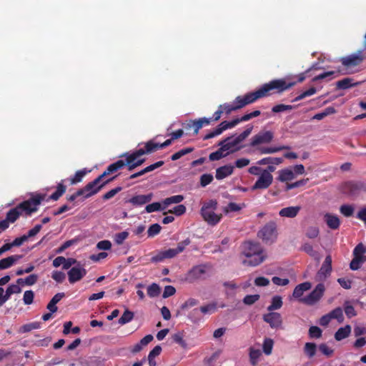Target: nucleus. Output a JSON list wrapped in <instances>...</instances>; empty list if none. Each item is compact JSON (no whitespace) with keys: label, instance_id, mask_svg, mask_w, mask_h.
<instances>
[{"label":"nucleus","instance_id":"obj_59","mask_svg":"<svg viewBox=\"0 0 366 366\" xmlns=\"http://www.w3.org/2000/svg\"><path fill=\"white\" fill-rule=\"evenodd\" d=\"M322 333V330L317 326H311L309 329V335L311 338H320Z\"/></svg>","mask_w":366,"mask_h":366},{"label":"nucleus","instance_id":"obj_2","mask_svg":"<svg viewBox=\"0 0 366 366\" xmlns=\"http://www.w3.org/2000/svg\"><path fill=\"white\" fill-rule=\"evenodd\" d=\"M295 82L287 81L285 79H273L264 84L255 92L259 99L269 97L273 94H280L295 85Z\"/></svg>","mask_w":366,"mask_h":366},{"label":"nucleus","instance_id":"obj_58","mask_svg":"<svg viewBox=\"0 0 366 366\" xmlns=\"http://www.w3.org/2000/svg\"><path fill=\"white\" fill-rule=\"evenodd\" d=\"M161 229L162 227L159 224H153L149 227L147 230L148 236L150 237H153L155 235L158 234L160 232Z\"/></svg>","mask_w":366,"mask_h":366},{"label":"nucleus","instance_id":"obj_43","mask_svg":"<svg viewBox=\"0 0 366 366\" xmlns=\"http://www.w3.org/2000/svg\"><path fill=\"white\" fill-rule=\"evenodd\" d=\"M329 315L331 317V319H335L340 323L344 320L342 309L340 307L332 310Z\"/></svg>","mask_w":366,"mask_h":366},{"label":"nucleus","instance_id":"obj_46","mask_svg":"<svg viewBox=\"0 0 366 366\" xmlns=\"http://www.w3.org/2000/svg\"><path fill=\"white\" fill-rule=\"evenodd\" d=\"M355 208L351 204H342L340 207V212L345 217H349L353 215Z\"/></svg>","mask_w":366,"mask_h":366},{"label":"nucleus","instance_id":"obj_36","mask_svg":"<svg viewBox=\"0 0 366 366\" xmlns=\"http://www.w3.org/2000/svg\"><path fill=\"white\" fill-rule=\"evenodd\" d=\"M283 159L280 157H264L257 162V164L259 165H265V164H280L282 162Z\"/></svg>","mask_w":366,"mask_h":366},{"label":"nucleus","instance_id":"obj_3","mask_svg":"<svg viewBox=\"0 0 366 366\" xmlns=\"http://www.w3.org/2000/svg\"><path fill=\"white\" fill-rule=\"evenodd\" d=\"M252 129L253 127L248 125L243 132L235 137L231 136L222 139L218 143V145L221 147V150L227 152V154L239 151L243 148V146L239 144L249 137Z\"/></svg>","mask_w":366,"mask_h":366},{"label":"nucleus","instance_id":"obj_54","mask_svg":"<svg viewBox=\"0 0 366 366\" xmlns=\"http://www.w3.org/2000/svg\"><path fill=\"white\" fill-rule=\"evenodd\" d=\"M164 209H163V205L162 206L161 203L159 202H153L152 204H147L145 207V210L147 213Z\"/></svg>","mask_w":366,"mask_h":366},{"label":"nucleus","instance_id":"obj_15","mask_svg":"<svg viewBox=\"0 0 366 366\" xmlns=\"http://www.w3.org/2000/svg\"><path fill=\"white\" fill-rule=\"evenodd\" d=\"M272 175H267V173H261L259 177L252 186V189H267L272 183Z\"/></svg>","mask_w":366,"mask_h":366},{"label":"nucleus","instance_id":"obj_1","mask_svg":"<svg viewBox=\"0 0 366 366\" xmlns=\"http://www.w3.org/2000/svg\"><path fill=\"white\" fill-rule=\"evenodd\" d=\"M242 254L247 257L243 264L256 267L263 262L267 258V254L258 242L247 241L242 245Z\"/></svg>","mask_w":366,"mask_h":366},{"label":"nucleus","instance_id":"obj_21","mask_svg":"<svg viewBox=\"0 0 366 366\" xmlns=\"http://www.w3.org/2000/svg\"><path fill=\"white\" fill-rule=\"evenodd\" d=\"M234 171V166L227 164L222 166L216 169L215 177L217 179H223L231 175Z\"/></svg>","mask_w":366,"mask_h":366},{"label":"nucleus","instance_id":"obj_41","mask_svg":"<svg viewBox=\"0 0 366 366\" xmlns=\"http://www.w3.org/2000/svg\"><path fill=\"white\" fill-rule=\"evenodd\" d=\"M244 207L245 204L244 203L242 204H238L235 202H229L227 206L224 208L223 211L225 214H228L231 212H238Z\"/></svg>","mask_w":366,"mask_h":366},{"label":"nucleus","instance_id":"obj_37","mask_svg":"<svg viewBox=\"0 0 366 366\" xmlns=\"http://www.w3.org/2000/svg\"><path fill=\"white\" fill-rule=\"evenodd\" d=\"M352 79L345 78L337 81L336 86L338 89H347L357 84V83H352Z\"/></svg>","mask_w":366,"mask_h":366},{"label":"nucleus","instance_id":"obj_6","mask_svg":"<svg viewBox=\"0 0 366 366\" xmlns=\"http://www.w3.org/2000/svg\"><path fill=\"white\" fill-rule=\"evenodd\" d=\"M45 197L46 194H36L19 204L17 205L18 208H19L21 213L24 212L26 216H30L38 210L39 206L45 199Z\"/></svg>","mask_w":366,"mask_h":366},{"label":"nucleus","instance_id":"obj_33","mask_svg":"<svg viewBox=\"0 0 366 366\" xmlns=\"http://www.w3.org/2000/svg\"><path fill=\"white\" fill-rule=\"evenodd\" d=\"M184 200V196L181 194L172 196L164 199L162 202L163 209H166L169 204H179Z\"/></svg>","mask_w":366,"mask_h":366},{"label":"nucleus","instance_id":"obj_62","mask_svg":"<svg viewBox=\"0 0 366 366\" xmlns=\"http://www.w3.org/2000/svg\"><path fill=\"white\" fill-rule=\"evenodd\" d=\"M259 297V295H248L244 297L243 302L247 305H251L256 302Z\"/></svg>","mask_w":366,"mask_h":366},{"label":"nucleus","instance_id":"obj_9","mask_svg":"<svg viewBox=\"0 0 366 366\" xmlns=\"http://www.w3.org/2000/svg\"><path fill=\"white\" fill-rule=\"evenodd\" d=\"M209 268L207 264H198L192 267L185 275V281L193 283L204 278L207 269Z\"/></svg>","mask_w":366,"mask_h":366},{"label":"nucleus","instance_id":"obj_49","mask_svg":"<svg viewBox=\"0 0 366 366\" xmlns=\"http://www.w3.org/2000/svg\"><path fill=\"white\" fill-rule=\"evenodd\" d=\"M87 171L86 169L78 170L74 176L70 179L71 184H75L82 181L83 177L86 174Z\"/></svg>","mask_w":366,"mask_h":366},{"label":"nucleus","instance_id":"obj_53","mask_svg":"<svg viewBox=\"0 0 366 366\" xmlns=\"http://www.w3.org/2000/svg\"><path fill=\"white\" fill-rule=\"evenodd\" d=\"M274 342L270 338H266L263 342V352L267 355H269L272 353V347H273Z\"/></svg>","mask_w":366,"mask_h":366},{"label":"nucleus","instance_id":"obj_7","mask_svg":"<svg viewBox=\"0 0 366 366\" xmlns=\"http://www.w3.org/2000/svg\"><path fill=\"white\" fill-rule=\"evenodd\" d=\"M277 225L276 222L269 221L258 232V237L266 244H272L277 238Z\"/></svg>","mask_w":366,"mask_h":366},{"label":"nucleus","instance_id":"obj_61","mask_svg":"<svg viewBox=\"0 0 366 366\" xmlns=\"http://www.w3.org/2000/svg\"><path fill=\"white\" fill-rule=\"evenodd\" d=\"M213 176L211 174H204L200 177V185L205 187L213 181Z\"/></svg>","mask_w":366,"mask_h":366},{"label":"nucleus","instance_id":"obj_52","mask_svg":"<svg viewBox=\"0 0 366 366\" xmlns=\"http://www.w3.org/2000/svg\"><path fill=\"white\" fill-rule=\"evenodd\" d=\"M344 311L348 318H351L357 315L355 307L350 305L348 301H346L344 304Z\"/></svg>","mask_w":366,"mask_h":366},{"label":"nucleus","instance_id":"obj_30","mask_svg":"<svg viewBox=\"0 0 366 366\" xmlns=\"http://www.w3.org/2000/svg\"><path fill=\"white\" fill-rule=\"evenodd\" d=\"M63 182L62 180L58 184L56 190L49 197V199L56 201L65 193L66 187L63 184Z\"/></svg>","mask_w":366,"mask_h":366},{"label":"nucleus","instance_id":"obj_27","mask_svg":"<svg viewBox=\"0 0 366 366\" xmlns=\"http://www.w3.org/2000/svg\"><path fill=\"white\" fill-rule=\"evenodd\" d=\"M312 285L309 282H305L295 287L294 289L292 296L295 298H300L305 292L310 290Z\"/></svg>","mask_w":366,"mask_h":366},{"label":"nucleus","instance_id":"obj_34","mask_svg":"<svg viewBox=\"0 0 366 366\" xmlns=\"http://www.w3.org/2000/svg\"><path fill=\"white\" fill-rule=\"evenodd\" d=\"M295 178V174L292 170L290 169H285L280 171L278 179L280 182H287L292 180Z\"/></svg>","mask_w":366,"mask_h":366},{"label":"nucleus","instance_id":"obj_24","mask_svg":"<svg viewBox=\"0 0 366 366\" xmlns=\"http://www.w3.org/2000/svg\"><path fill=\"white\" fill-rule=\"evenodd\" d=\"M124 166V160L119 159L117 162L109 165L106 170L101 174V176L102 177V178H104V177L113 174L117 172L119 169H122Z\"/></svg>","mask_w":366,"mask_h":366},{"label":"nucleus","instance_id":"obj_31","mask_svg":"<svg viewBox=\"0 0 366 366\" xmlns=\"http://www.w3.org/2000/svg\"><path fill=\"white\" fill-rule=\"evenodd\" d=\"M21 214V212L18 208V206H16L14 208L11 209L7 213L6 216V219L10 222H15Z\"/></svg>","mask_w":366,"mask_h":366},{"label":"nucleus","instance_id":"obj_16","mask_svg":"<svg viewBox=\"0 0 366 366\" xmlns=\"http://www.w3.org/2000/svg\"><path fill=\"white\" fill-rule=\"evenodd\" d=\"M86 274V270L82 267H73L68 272L69 282L74 284L81 280Z\"/></svg>","mask_w":366,"mask_h":366},{"label":"nucleus","instance_id":"obj_12","mask_svg":"<svg viewBox=\"0 0 366 366\" xmlns=\"http://www.w3.org/2000/svg\"><path fill=\"white\" fill-rule=\"evenodd\" d=\"M258 99L255 92H249L244 96H238L233 102L236 110L255 102Z\"/></svg>","mask_w":366,"mask_h":366},{"label":"nucleus","instance_id":"obj_4","mask_svg":"<svg viewBox=\"0 0 366 366\" xmlns=\"http://www.w3.org/2000/svg\"><path fill=\"white\" fill-rule=\"evenodd\" d=\"M252 129L253 127L248 125L243 132L235 137L231 136L222 139L218 143V145L221 147V150L227 152V154L239 151L243 148V146L239 144L249 137Z\"/></svg>","mask_w":366,"mask_h":366},{"label":"nucleus","instance_id":"obj_25","mask_svg":"<svg viewBox=\"0 0 366 366\" xmlns=\"http://www.w3.org/2000/svg\"><path fill=\"white\" fill-rule=\"evenodd\" d=\"M122 157H126L124 159L125 166L127 167V169L129 172L133 171L135 168L141 166L145 162V159L139 158L131 160V156L127 154H123Z\"/></svg>","mask_w":366,"mask_h":366},{"label":"nucleus","instance_id":"obj_47","mask_svg":"<svg viewBox=\"0 0 366 366\" xmlns=\"http://www.w3.org/2000/svg\"><path fill=\"white\" fill-rule=\"evenodd\" d=\"M147 152L148 154H152L160 149L159 143L154 142V140H149L144 144Z\"/></svg>","mask_w":366,"mask_h":366},{"label":"nucleus","instance_id":"obj_63","mask_svg":"<svg viewBox=\"0 0 366 366\" xmlns=\"http://www.w3.org/2000/svg\"><path fill=\"white\" fill-rule=\"evenodd\" d=\"M320 231L317 227H310L307 229L305 235L310 239H315L319 235Z\"/></svg>","mask_w":366,"mask_h":366},{"label":"nucleus","instance_id":"obj_40","mask_svg":"<svg viewBox=\"0 0 366 366\" xmlns=\"http://www.w3.org/2000/svg\"><path fill=\"white\" fill-rule=\"evenodd\" d=\"M317 350V345L313 342H307L304 347V352L308 356L312 358L315 355Z\"/></svg>","mask_w":366,"mask_h":366},{"label":"nucleus","instance_id":"obj_55","mask_svg":"<svg viewBox=\"0 0 366 366\" xmlns=\"http://www.w3.org/2000/svg\"><path fill=\"white\" fill-rule=\"evenodd\" d=\"M27 241L26 237L22 235L21 237H16L12 242L6 243V246L9 247V249L10 250L13 247H19L24 242Z\"/></svg>","mask_w":366,"mask_h":366},{"label":"nucleus","instance_id":"obj_29","mask_svg":"<svg viewBox=\"0 0 366 366\" xmlns=\"http://www.w3.org/2000/svg\"><path fill=\"white\" fill-rule=\"evenodd\" d=\"M351 332V327L350 325H346L343 327H340L335 334V338L337 341H340L347 337Z\"/></svg>","mask_w":366,"mask_h":366},{"label":"nucleus","instance_id":"obj_57","mask_svg":"<svg viewBox=\"0 0 366 366\" xmlns=\"http://www.w3.org/2000/svg\"><path fill=\"white\" fill-rule=\"evenodd\" d=\"M199 310L202 314L214 313L217 310V304L212 303V304H208L207 305L202 306L199 308Z\"/></svg>","mask_w":366,"mask_h":366},{"label":"nucleus","instance_id":"obj_28","mask_svg":"<svg viewBox=\"0 0 366 366\" xmlns=\"http://www.w3.org/2000/svg\"><path fill=\"white\" fill-rule=\"evenodd\" d=\"M39 280V276L36 274H31L25 278H19L16 283L21 286H32L35 285Z\"/></svg>","mask_w":366,"mask_h":366},{"label":"nucleus","instance_id":"obj_19","mask_svg":"<svg viewBox=\"0 0 366 366\" xmlns=\"http://www.w3.org/2000/svg\"><path fill=\"white\" fill-rule=\"evenodd\" d=\"M230 129L229 122L224 121L222 122L213 131L207 133L204 137V140L214 138L219 134H221L224 131Z\"/></svg>","mask_w":366,"mask_h":366},{"label":"nucleus","instance_id":"obj_5","mask_svg":"<svg viewBox=\"0 0 366 366\" xmlns=\"http://www.w3.org/2000/svg\"><path fill=\"white\" fill-rule=\"evenodd\" d=\"M217 204V200L210 199L203 204L200 210L203 219L211 226L217 225L222 218V214L215 213Z\"/></svg>","mask_w":366,"mask_h":366},{"label":"nucleus","instance_id":"obj_17","mask_svg":"<svg viewBox=\"0 0 366 366\" xmlns=\"http://www.w3.org/2000/svg\"><path fill=\"white\" fill-rule=\"evenodd\" d=\"M361 53V51H359L358 54H354L347 56L342 57L341 58L340 61L346 68L356 66L360 64L363 60Z\"/></svg>","mask_w":366,"mask_h":366},{"label":"nucleus","instance_id":"obj_20","mask_svg":"<svg viewBox=\"0 0 366 366\" xmlns=\"http://www.w3.org/2000/svg\"><path fill=\"white\" fill-rule=\"evenodd\" d=\"M152 199V194H139L132 197L128 200L134 206H142L149 202Z\"/></svg>","mask_w":366,"mask_h":366},{"label":"nucleus","instance_id":"obj_22","mask_svg":"<svg viewBox=\"0 0 366 366\" xmlns=\"http://www.w3.org/2000/svg\"><path fill=\"white\" fill-rule=\"evenodd\" d=\"M301 209L300 206L287 207L281 209L279 212V215L282 217L294 218L295 217Z\"/></svg>","mask_w":366,"mask_h":366},{"label":"nucleus","instance_id":"obj_32","mask_svg":"<svg viewBox=\"0 0 366 366\" xmlns=\"http://www.w3.org/2000/svg\"><path fill=\"white\" fill-rule=\"evenodd\" d=\"M283 305L282 298L280 295H275L272 298L271 304L267 307V310L272 312L279 310Z\"/></svg>","mask_w":366,"mask_h":366},{"label":"nucleus","instance_id":"obj_64","mask_svg":"<svg viewBox=\"0 0 366 366\" xmlns=\"http://www.w3.org/2000/svg\"><path fill=\"white\" fill-rule=\"evenodd\" d=\"M128 237L129 232L124 231L114 235V241L117 244H122Z\"/></svg>","mask_w":366,"mask_h":366},{"label":"nucleus","instance_id":"obj_48","mask_svg":"<svg viewBox=\"0 0 366 366\" xmlns=\"http://www.w3.org/2000/svg\"><path fill=\"white\" fill-rule=\"evenodd\" d=\"M295 108V106L280 104H277V105L274 106L272 108V112L273 113H280V112H286V111H291Z\"/></svg>","mask_w":366,"mask_h":366},{"label":"nucleus","instance_id":"obj_51","mask_svg":"<svg viewBox=\"0 0 366 366\" xmlns=\"http://www.w3.org/2000/svg\"><path fill=\"white\" fill-rule=\"evenodd\" d=\"M287 149H289V147L285 146L279 147H261L259 149V151L261 154H273Z\"/></svg>","mask_w":366,"mask_h":366},{"label":"nucleus","instance_id":"obj_14","mask_svg":"<svg viewBox=\"0 0 366 366\" xmlns=\"http://www.w3.org/2000/svg\"><path fill=\"white\" fill-rule=\"evenodd\" d=\"M263 320L268 323L273 329L279 328L282 326V318L280 313L270 312L263 315Z\"/></svg>","mask_w":366,"mask_h":366},{"label":"nucleus","instance_id":"obj_35","mask_svg":"<svg viewBox=\"0 0 366 366\" xmlns=\"http://www.w3.org/2000/svg\"><path fill=\"white\" fill-rule=\"evenodd\" d=\"M184 332H178L177 333H174L172 336V339L173 342L178 344L181 347L185 349L187 347V344L186 341L184 339Z\"/></svg>","mask_w":366,"mask_h":366},{"label":"nucleus","instance_id":"obj_50","mask_svg":"<svg viewBox=\"0 0 366 366\" xmlns=\"http://www.w3.org/2000/svg\"><path fill=\"white\" fill-rule=\"evenodd\" d=\"M41 323L39 322H34L29 324L24 325L20 328L21 332H29L33 330L40 328Z\"/></svg>","mask_w":366,"mask_h":366},{"label":"nucleus","instance_id":"obj_10","mask_svg":"<svg viewBox=\"0 0 366 366\" xmlns=\"http://www.w3.org/2000/svg\"><path fill=\"white\" fill-rule=\"evenodd\" d=\"M342 191L350 196H357L362 192H366V182L349 181L342 186Z\"/></svg>","mask_w":366,"mask_h":366},{"label":"nucleus","instance_id":"obj_39","mask_svg":"<svg viewBox=\"0 0 366 366\" xmlns=\"http://www.w3.org/2000/svg\"><path fill=\"white\" fill-rule=\"evenodd\" d=\"M161 288L157 283H152L147 287V295L150 297H156L159 295Z\"/></svg>","mask_w":366,"mask_h":366},{"label":"nucleus","instance_id":"obj_45","mask_svg":"<svg viewBox=\"0 0 366 366\" xmlns=\"http://www.w3.org/2000/svg\"><path fill=\"white\" fill-rule=\"evenodd\" d=\"M193 151H194L193 147L184 148L182 149H180L177 152L174 153V154H172L171 157V159L172 161H176V160L180 159L182 157H183L187 154H189Z\"/></svg>","mask_w":366,"mask_h":366},{"label":"nucleus","instance_id":"obj_38","mask_svg":"<svg viewBox=\"0 0 366 366\" xmlns=\"http://www.w3.org/2000/svg\"><path fill=\"white\" fill-rule=\"evenodd\" d=\"M366 260V257L365 256H354L353 259H352L350 267L352 270H357L358 269L361 264Z\"/></svg>","mask_w":366,"mask_h":366},{"label":"nucleus","instance_id":"obj_42","mask_svg":"<svg viewBox=\"0 0 366 366\" xmlns=\"http://www.w3.org/2000/svg\"><path fill=\"white\" fill-rule=\"evenodd\" d=\"M134 318V313L129 310H126L123 315H122V317L119 319V324L123 325H125L129 322H131Z\"/></svg>","mask_w":366,"mask_h":366},{"label":"nucleus","instance_id":"obj_11","mask_svg":"<svg viewBox=\"0 0 366 366\" xmlns=\"http://www.w3.org/2000/svg\"><path fill=\"white\" fill-rule=\"evenodd\" d=\"M325 290V287L324 284L319 283L308 295L303 298H300V302L307 305H313L322 298Z\"/></svg>","mask_w":366,"mask_h":366},{"label":"nucleus","instance_id":"obj_8","mask_svg":"<svg viewBox=\"0 0 366 366\" xmlns=\"http://www.w3.org/2000/svg\"><path fill=\"white\" fill-rule=\"evenodd\" d=\"M117 177V175L114 176L101 183V181L103 178L101 175H99L95 179L89 182L84 186L85 190L87 191V193L84 195V198H89L92 195L98 193L106 184L114 180Z\"/></svg>","mask_w":366,"mask_h":366},{"label":"nucleus","instance_id":"obj_23","mask_svg":"<svg viewBox=\"0 0 366 366\" xmlns=\"http://www.w3.org/2000/svg\"><path fill=\"white\" fill-rule=\"evenodd\" d=\"M22 257L21 255L15 254L1 259L0 260V270L10 268Z\"/></svg>","mask_w":366,"mask_h":366},{"label":"nucleus","instance_id":"obj_26","mask_svg":"<svg viewBox=\"0 0 366 366\" xmlns=\"http://www.w3.org/2000/svg\"><path fill=\"white\" fill-rule=\"evenodd\" d=\"M325 221L329 228L332 229H337L340 225V221L337 215L327 213L325 215Z\"/></svg>","mask_w":366,"mask_h":366},{"label":"nucleus","instance_id":"obj_44","mask_svg":"<svg viewBox=\"0 0 366 366\" xmlns=\"http://www.w3.org/2000/svg\"><path fill=\"white\" fill-rule=\"evenodd\" d=\"M261 355V351L259 349H254L253 347L249 348V359L252 365H255L257 363L258 359Z\"/></svg>","mask_w":366,"mask_h":366},{"label":"nucleus","instance_id":"obj_13","mask_svg":"<svg viewBox=\"0 0 366 366\" xmlns=\"http://www.w3.org/2000/svg\"><path fill=\"white\" fill-rule=\"evenodd\" d=\"M274 134L271 131H262L251 139L250 146L256 147L262 144H268L273 139Z\"/></svg>","mask_w":366,"mask_h":366},{"label":"nucleus","instance_id":"obj_60","mask_svg":"<svg viewBox=\"0 0 366 366\" xmlns=\"http://www.w3.org/2000/svg\"><path fill=\"white\" fill-rule=\"evenodd\" d=\"M34 298V293L32 290H26L23 296L24 303L26 305L32 304Z\"/></svg>","mask_w":366,"mask_h":366},{"label":"nucleus","instance_id":"obj_18","mask_svg":"<svg viewBox=\"0 0 366 366\" xmlns=\"http://www.w3.org/2000/svg\"><path fill=\"white\" fill-rule=\"evenodd\" d=\"M332 272V257L327 255L322 263L320 270L317 272V277L320 279H325L330 275Z\"/></svg>","mask_w":366,"mask_h":366},{"label":"nucleus","instance_id":"obj_56","mask_svg":"<svg viewBox=\"0 0 366 366\" xmlns=\"http://www.w3.org/2000/svg\"><path fill=\"white\" fill-rule=\"evenodd\" d=\"M224 152L223 150H221V147H220L216 152H212L209 154V159L210 161L219 160L222 158H223L227 155V154H224Z\"/></svg>","mask_w":366,"mask_h":366}]
</instances>
